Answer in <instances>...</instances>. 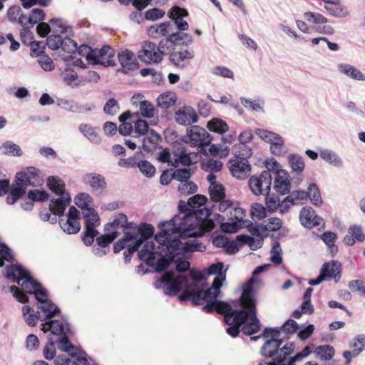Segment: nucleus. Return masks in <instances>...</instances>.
I'll return each mask as SVG.
<instances>
[{
    "instance_id": "nucleus-1",
    "label": "nucleus",
    "mask_w": 365,
    "mask_h": 365,
    "mask_svg": "<svg viewBox=\"0 0 365 365\" xmlns=\"http://www.w3.org/2000/svg\"><path fill=\"white\" fill-rule=\"evenodd\" d=\"M226 270H224L222 262H217L209 267L208 273L216 275L212 287L209 288L207 284L202 282V273L193 270H191L188 277L173 271L167 272L155 282L154 286L157 289L163 287L164 293L170 296H175L180 289H184V292L178 297L180 301L191 300L194 305H199L205 302L206 305L203 307L205 312H212L215 307L223 312L229 310L228 304L217 299L220 293L222 282L226 278Z\"/></svg>"
},
{
    "instance_id": "nucleus-2",
    "label": "nucleus",
    "mask_w": 365,
    "mask_h": 365,
    "mask_svg": "<svg viewBox=\"0 0 365 365\" xmlns=\"http://www.w3.org/2000/svg\"><path fill=\"white\" fill-rule=\"evenodd\" d=\"M179 210V213L173 219L160 222V232L155 236L159 245L170 243L173 239L196 238L215 227V223L208 218L210 212L207 208L198 209L194 212L185 211L182 201H180Z\"/></svg>"
},
{
    "instance_id": "nucleus-3",
    "label": "nucleus",
    "mask_w": 365,
    "mask_h": 365,
    "mask_svg": "<svg viewBox=\"0 0 365 365\" xmlns=\"http://www.w3.org/2000/svg\"><path fill=\"white\" fill-rule=\"evenodd\" d=\"M159 249L162 252L154 251V245L151 242L146 243L145 248L138 252L139 258L151 267H155V271L161 272L174 264L178 272H184L190 269V262L183 259V254L188 252H202L205 247L197 240L182 243L178 239H173L170 243L160 245Z\"/></svg>"
},
{
    "instance_id": "nucleus-4",
    "label": "nucleus",
    "mask_w": 365,
    "mask_h": 365,
    "mask_svg": "<svg viewBox=\"0 0 365 365\" xmlns=\"http://www.w3.org/2000/svg\"><path fill=\"white\" fill-rule=\"evenodd\" d=\"M259 280L255 277H251L243 286V291L240 299V304L242 307V310L233 309L228 304V309L220 311L217 307L213 311L224 314V319L227 324L230 325L227 328V333L232 337H235L240 332V327L242 326V332L247 336L258 332L260 329V323L256 317L255 289L253 284L258 283Z\"/></svg>"
},
{
    "instance_id": "nucleus-5",
    "label": "nucleus",
    "mask_w": 365,
    "mask_h": 365,
    "mask_svg": "<svg viewBox=\"0 0 365 365\" xmlns=\"http://www.w3.org/2000/svg\"><path fill=\"white\" fill-rule=\"evenodd\" d=\"M4 275L7 279L16 282L21 286L22 292L16 286H11L9 290L13 294L14 297L21 303H26L29 301L27 294H34L36 298L38 292H43V291L46 290L40 283L33 279L28 270L20 265L6 267Z\"/></svg>"
},
{
    "instance_id": "nucleus-6",
    "label": "nucleus",
    "mask_w": 365,
    "mask_h": 365,
    "mask_svg": "<svg viewBox=\"0 0 365 365\" xmlns=\"http://www.w3.org/2000/svg\"><path fill=\"white\" fill-rule=\"evenodd\" d=\"M262 336L264 338H268L269 336L273 337L264 343L261 349V353L262 356L272 359L274 363L277 361L280 364L294 349L292 343L284 344L282 339L275 338L279 336V331L277 329L266 328L263 331Z\"/></svg>"
},
{
    "instance_id": "nucleus-7",
    "label": "nucleus",
    "mask_w": 365,
    "mask_h": 365,
    "mask_svg": "<svg viewBox=\"0 0 365 365\" xmlns=\"http://www.w3.org/2000/svg\"><path fill=\"white\" fill-rule=\"evenodd\" d=\"M108 226L115 227H121L124 230H133L134 233H132L136 237V240H134V245L129 247V252H135L143 245L141 250L145 248L146 243L151 242L155 246L153 241H148V239L153 235V227L151 225L147 223H143L139 227L134 222H128L125 215L120 213L117 217L110 222ZM140 250H139V252Z\"/></svg>"
},
{
    "instance_id": "nucleus-8",
    "label": "nucleus",
    "mask_w": 365,
    "mask_h": 365,
    "mask_svg": "<svg viewBox=\"0 0 365 365\" xmlns=\"http://www.w3.org/2000/svg\"><path fill=\"white\" fill-rule=\"evenodd\" d=\"M47 184L49 189L57 196L56 199L51 201V210L55 215H61L71 203V195L65 190L64 182L59 177H48Z\"/></svg>"
},
{
    "instance_id": "nucleus-9",
    "label": "nucleus",
    "mask_w": 365,
    "mask_h": 365,
    "mask_svg": "<svg viewBox=\"0 0 365 365\" xmlns=\"http://www.w3.org/2000/svg\"><path fill=\"white\" fill-rule=\"evenodd\" d=\"M85 220V231L82 236L83 243L90 246L94 241V238L98 235L96 227L100 225V219L98 213L93 209H86L83 212Z\"/></svg>"
},
{
    "instance_id": "nucleus-10",
    "label": "nucleus",
    "mask_w": 365,
    "mask_h": 365,
    "mask_svg": "<svg viewBox=\"0 0 365 365\" xmlns=\"http://www.w3.org/2000/svg\"><path fill=\"white\" fill-rule=\"evenodd\" d=\"M183 141L192 147H198L200 151L205 145H208L211 138L207 131L198 125H192L187 129Z\"/></svg>"
},
{
    "instance_id": "nucleus-11",
    "label": "nucleus",
    "mask_w": 365,
    "mask_h": 365,
    "mask_svg": "<svg viewBox=\"0 0 365 365\" xmlns=\"http://www.w3.org/2000/svg\"><path fill=\"white\" fill-rule=\"evenodd\" d=\"M36 299L38 303L37 312L40 320L45 322L51 319L60 312V309L48 300L47 290L43 291V292H38Z\"/></svg>"
},
{
    "instance_id": "nucleus-12",
    "label": "nucleus",
    "mask_w": 365,
    "mask_h": 365,
    "mask_svg": "<svg viewBox=\"0 0 365 365\" xmlns=\"http://www.w3.org/2000/svg\"><path fill=\"white\" fill-rule=\"evenodd\" d=\"M272 175L269 170L263 171L259 176L252 175L249 179V187L255 195H267L271 189Z\"/></svg>"
},
{
    "instance_id": "nucleus-13",
    "label": "nucleus",
    "mask_w": 365,
    "mask_h": 365,
    "mask_svg": "<svg viewBox=\"0 0 365 365\" xmlns=\"http://www.w3.org/2000/svg\"><path fill=\"white\" fill-rule=\"evenodd\" d=\"M269 170H275V178L274 181V189L280 195H285L290 190L291 182L289 175L285 170L280 169L279 164L276 161H272V165H267Z\"/></svg>"
},
{
    "instance_id": "nucleus-14",
    "label": "nucleus",
    "mask_w": 365,
    "mask_h": 365,
    "mask_svg": "<svg viewBox=\"0 0 365 365\" xmlns=\"http://www.w3.org/2000/svg\"><path fill=\"white\" fill-rule=\"evenodd\" d=\"M228 164L232 175L237 179H245L250 174L251 166L245 158L235 156Z\"/></svg>"
},
{
    "instance_id": "nucleus-15",
    "label": "nucleus",
    "mask_w": 365,
    "mask_h": 365,
    "mask_svg": "<svg viewBox=\"0 0 365 365\" xmlns=\"http://www.w3.org/2000/svg\"><path fill=\"white\" fill-rule=\"evenodd\" d=\"M138 58L146 63H156L162 61V55L157 45L153 42H144L138 52Z\"/></svg>"
},
{
    "instance_id": "nucleus-16",
    "label": "nucleus",
    "mask_w": 365,
    "mask_h": 365,
    "mask_svg": "<svg viewBox=\"0 0 365 365\" xmlns=\"http://www.w3.org/2000/svg\"><path fill=\"white\" fill-rule=\"evenodd\" d=\"M84 184L91 187V191L97 195H103L107 188V182L103 175L96 173H86L83 177Z\"/></svg>"
},
{
    "instance_id": "nucleus-17",
    "label": "nucleus",
    "mask_w": 365,
    "mask_h": 365,
    "mask_svg": "<svg viewBox=\"0 0 365 365\" xmlns=\"http://www.w3.org/2000/svg\"><path fill=\"white\" fill-rule=\"evenodd\" d=\"M79 220L80 212L72 206L69 208L67 220L65 222L61 220L59 225L64 232L69 235L76 234L81 229Z\"/></svg>"
},
{
    "instance_id": "nucleus-18",
    "label": "nucleus",
    "mask_w": 365,
    "mask_h": 365,
    "mask_svg": "<svg viewBox=\"0 0 365 365\" xmlns=\"http://www.w3.org/2000/svg\"><path fill=\"white\" fill-rule=\"evenodd\" d=\"M41 329L43 332L51 331V334L60 336L68 335L70 333L69 324L67 321L61 319H48L41 324Z\"/></svg>"
},
{
    "instance_id": "nucleus-19",
    "label": "nucleus",
    "mask_w": 365,
    "mask_h": 365,
    "mask_svg": "<svg viewBox=\"0 0 365 365\" xmlns=\"http://www.w3.org/2000/svg\"><path fill=\"white\" fill-rule=\"evenodd\" d=\"M199 154L197 152H190L186 148L181 146L173 152V166L178 167L180 164L189 166L197 162Z\"/></svg>"
},
{
    "instance_id": "nucleus-20",
    "label": "nucleus",
    "mask_w": 365,
    "mask_h": 365,
    "mask_svg": "<svg viewBox=\"0 0 365 365\" xmlns=\"http://www.w3.org/2000/svg\"><path fill=\"white\" fill-rule=\"evenodd\" d=\"M299 219L301 224L307 228L311 229L322 225L324 227L323 219L315 214V211L310 207H303L300 212Z\"/></svg>"
},
{
    "instance_id": "nucleus-21",
    "label": "nucleus",
    "mask_w": 365,
    "mask_h": 365,
    "mask_svg": "<svg viewBox=\"0 0 365 365\" xmlns=\"http://www.w3.org/2000/svg\"><path fill=\"white\" fill-rule=\"evenodd\" d=\"M118 59L121 66L120 71L124 73L138 68V63L135 54L129 50H122L118 53Z\"/></svg>"
},
{
    "instance_id": "nucleus-22",
    "label": "nucleus",
    "mask_w": 365,
    "mask_h": 365,
    "mask_svg": "<svg viewBox=\"0 0 365 365\" xmlns=\"http://www.w3.org/2000/svg\"><path fill=\"white\" fill-rule=\"evenodd\" d=\"M341 272V264L339 262L335 260L325 262L320 269V273L322 276H324L323 278L325 281L334 279L335 283L340 280Z\"/></svg>"
},
{
    "instance_id": "nucleus-23",
    "label": "nucleus",
    "mask_w": 365,
    "mask_h": 365,
    "mask_svg": "<svg viewBox=\"0 0 365 365\" xmlns=\"http://www.w3.org/2000/svg\"><path fill=\"white\" fill-rule=\"evenodd\" d=\"M93 64H100L105 66H113L115 65L113 56L114 50L105 46L101 49H94Z\"/></svg>"
},
{
    "instance_id": "nucleus-24",
    "label": "nucleus",
    "mask_w": 365,
    "mask_h": 365,
    "mask_svg": "<svg viewBox=\"0 0 365 365\" xmlns=\"http://www.w3.org/2000/svg\"><path fill=\"white\" fill-rule=\"evenodd\" d=\"M176 123L182 125H189L197 122L198 116L191 106H184L175 113Z\"/></svg>"
},
{
    "instance_id": "nucleus-25",
    "label": "nucleus",
    "mask_w": 365,
    "mask_h": 365,
    "mask_svg": "<svg viewBox=\"0 0 365 365\" xmlns=\"http://www.w3.org/2000/svg\"><path fill=\"white\" fill-rule=\"evenodd\" d=\"M169 17L174 21L172 23L174 25V30L175 28L179 31H186L189 28V25L186 21L182 20V17L188 15L186 9L180 8L179 6H174L169 12Z\"/></svg>"
},
{
    "instance_id": "nucleus-26",
    "label": "nucleus",
    "mask_w": 365,
    "mask_h": 365,
    "mask_svg": "<svg viewBox=\"0 0 365 365\" xmlns=\"http://www.w3.org/2000/svg\"><path fill=\"white\" fill-rule=\"evenodd\" d=\"M174 30V25L172 22H163L150 26L148 30L149 36L153 38H166L170 36Z\"/></svg>"
},
{
    "instance_id": "nucleus-27",
    "label": "nucleus",
    "mask_w": 365,
    "mask_h": 365,
    "mask_svg": "<svg viewBox=\"0 0 365 365\" xmlns=\"http://www.w3.org/2000/svg\"><path fill=\"white\" fill-rule=\"evenodd\" d=\"M207 202V197L202 195H195L190 197L187 202L182 201V207L185 211L194 212L198 209L206 208L205 207Z\"/></svg>"
},
{
    "instance_id": "nucleus-28",
    "label": "nucleus",
    "mask_w": 365,
    "mask_h": 365,
    "mask_svg": "<svg viewBox=\"0 0 365 365\" xmlns=\"http://www.w3.org/2000/svg\"><path fill=\"white\" fill-rule=\"evenodd\" d=\"M194 57V51L187 49H181L179 51L173 52L170 56V61L178 66H184L186 61Z\"/></svg>"
},
{
    "instance_id": "nucleus-29",
    "label": "nucleus",
    "mask_w": 365,
    "mask_h": 365,
    "mask_svg": "<svg viewBox=\"0 0 365 365\" xmlns=\"http://www.w3.org/2000/svg\"><path fill=\"white\" fill-rule=\"evenodd\" d=\"M337 67L340 73L347 76L352 79L357 81H365V75L358 68L350 64L340 63Z\"/></svg>"
},
{
    "instance_id": "nucleus-30",
    "label": "nucleus",
    "mask_w": 365,
    "mask_h": 365,
    "mask_svg": "<svg viewBox=\"0 0 365 365\" xmlns=\"http://www.w3.org/2000/svg\"><path fill=\"white\" fill-rule=\"evenodd\" d=\"M287 160L292 173L297 175L302 174L305 168V163L301 155L291 153L287 156Z\"/></svg>"
},
{
    "instance_id": "nucleus-31",
    "label": "nucleus",
    "mask_w": 365,
    "mask_h": 365,
    "mask_svg": "<svg viewBox=\"0 0 365 365\" xmlns=\"http://www.w3.org/2000/svg\"><path fill=\"white\" fill-rule=\"evenodd\" d=\"M8 19L11 23H19L20 25H26V16L22 12L19 6H10L6 13Z\"/></svg>"
},
{
    "instance_id": "nucleus-32",
    "label": "nucleus",
    "mask_w": 365,
    "mask_h": 365,
    "mask_svg": "<svg viewBox=\"0 0 365 365\" xmlns=\"http://www.w3.org/2000/svg\"><path fill=\"white\" fill-rule=\"evenodd\" d=\"M319 156L324 161L330 165L341 168L343 166L342 159L333 150L329 149H321Z\"/></svg>"
},
{
    "instance_id": "nucleus-33",
    "label": "nucleus",
    "mask_w": 365,
    "mask_h": 365,
    "mask_svg": "<svg viewBox=\"0 0 365 365\" xmlns=\"http://www.w3.org/2000/svg\"><path fill=\"white\" fill-rule=\"evenodd\" d=\"M79 131L91 143L98 144L101 143V139L97 133L96 128L88 123H81L78 126Z\"/></svg>"
},
{
    "instance_id": "nucleus-34",
    "label": "nucleus",
    "mask_w": 365,
    "mask_h": 365,
    "mask_svg": "<svg viewBox=\"0 0 365 365\" xmlns=\"http://www.w3.org/2000/svg\"><path fill=\"white\" fill-rule=\"evenodd\" d=\"M110 228H113L110 233L101 235L96 240L98 245L103 249H108V245L118 237V232L115 230L118 227L108 226V224L106 226V230H110Z\"/></svg>"
},
{
    "instance_id": "nucleus-35",
    "label": "nucleus",
    "mask_w": 365,
    "mask_h": 365,
    "mask_svg": "<svg viewBox=\"0 0 365 365\" xmlns=\"http://www.w3.org/2000/svg\"><path fill=\"white\" fill-rule=\"evenodd\" d=\"M207 128L210 131L219 134H224L229 130L228 124L225 120L217 118L210 120L207 124Z\"/></svg>"
},
{
    "instance_id": "nucleus-36",
    "label": "nucleus",
    "mask_w": 365,
    "mask_h": 365,
    "mask_svg": "<svg viewBox=\"0 0 365 365\" xmlns=\"http://www.w3.org/2000/svg\"><path fill=\"white\" fill-rule=\"evenodd\" d=\"M255 134L261 140L269 143L270 145L283 138L280 135L274 132L262 128H257L255 130Z\"/></svg>"
},
{
    "instance_id": "nucleus-37",
    "label": "nucleus",
    "mask_w": 365,
    "mask_h": 365,
    "mask_svg": "<svg viewBox=\"0 0 365 365\" xmlns=\"http://www.w3.org/2000/svg\"><path fill=\"white\" fill-rule=\"evenodd\" d=\"M169 39L173 41L174 45H189L192 43V36L182 31L173 30Z\"/></svg>"
},
{
    "instance_id": "nucleus-38",
    "label": "nucleus",
    "mask_w": 365,
    "mask_h": 365,
    "mask_svg": "<svg viewBox=\"0 0 365 365\" xmlns=\"http://www.w3.org/2000/svg\"><path fill=\"white\" fill-rule=\"evenodd\" d=\"M0 151L4 155L18 157L23 153L20 146L11 140L5 141L0 147Z\"/></svg>"
},
{
    "instance_id": "nucleus-39",
    "label": "nucleus",
    "mask_w": 365,
    "mask_h": 365,
    "mask_svg": "<svg viewBox=\"0 0 365 365\" xmlns=\"http://www.w3.org/2000/svg\"><path fill=\"white\" fill-rule=\"evenodd\" d=\"M336 237V233L331 231L324 232L320 235V239H322L327 245L329 250L332 255H334L338 252V248L335 245Z\"/></svg>"
},
{
    "instance_id": "nucleus-40",
    "label": "nucleus",
    "mask_w": 365,
    "mask_h": 365,
    "mask_svg": "<svg viewBox=\"0 0 365 365\" xmlns=\"http://www.w3.org/2000/svg\"><path fill=\"white\" fill-rule=\"evenodd\" d=\"M160 139V135L154 130H151L148 133V135L143 140V149L147 152L152 151L155 145L158 143Z\"/></svg>"
},
{
    "instance_id": "nucleus-41",
    "label": "nucleus",
    "mask_w": 365,
    "mask_h": 365,
    "mask_svg": "<svg viewBox=\"0 0 365 365\" xmlns=\"http://www.w3.org/2000/svg\"><path fill=\"white\" fill-rule=\"evenodd\" d=\"M324 9L333 16L337 18H345L349 15V11L346 6L340 4V1L339 3L333 5H326Z\"/></svg>"
},
{
    "instance_id": "nucleus-42",
    "label": "nucleus",
    "mask_w": 365,
    "mask_h": 365,
    "mask_svg": "<svg viewBox=\"0 0 365 365\" xmlns=\"http://www.w3.org/2000/svg\"><path fill=\"white\" fill-rule=\"evenodd\" d=\"M124 232L123 237L118 240L113 247V251L115 253H118L123 250L125 247H128V245L130 243H133L134 240H136V237L133 235L131 232L126 231L123 228Z\"/></svg>"
},
{
    "instance_id": "nucleus-43",
    "label": "nucleus",
    "mask_w": 365,
    "mask_h": 365,
    "mask_svg": "<svg viewBox=\"0 0 365 365\" xmlns=\"http://www.w3.org/2000/svg\"><path fill=\"white\" fill-rule=\"evenodd\" d=\"M335 350L330 345L319 346L314 349L316 356L323 361L330 360L334 355Z\"/></svg>"
},
{
    "instance_id": "nucleus-44",
    "label": "nucleus",
    "mask_w": 365,
    "mask_h": 365,
    "mask_svg": "<svg viewBox=\"0 0 365 365\" xmlns=\"http://www.w3.org/2000/svg\"><path fill=\"white\" fill-rule=\"evenodd\" d=\"M241 103L248 110L257 112L264 113V102L262 100L258 99L255 101L248 100L244 97L240 98Z\"/></svg>"
},
{
    "instance_id": "nucleus-45",
    "label": "nucleus",
    "mask_w": 365,
    "mask_h": 365,
    "mask_svg": "<svg viewBox=\"0 0 365 365\" xmlns=\"http://www.w3.org/2000/svg\"><path fill=\"white\" fill-rule=\"evenodd\" d=\"M247 230L252 235L257 237L259 239L262 240L264 237L268 236L267 230L265 229L264 222L263 223H257V222H251L247 226Z\"/></svg>"
},
{
    "instance_id": "nucleus-46",
    "label": "nucleus",
    "mask_w": 365,
    "mask_h": 365,
    "mask_svg": "<svg viewBox=\"0 0 365 365\" xmlns=\"http://www.w3.org/2000/svg\"><path fill=\"white\" fill-rule=\"evenodd\" d=\"M237 240L241 241V245H247L251 250H256L262 247V240L241 235L237 236Z\"/></svg>"
},
{
    "instance_id": "nucleus-47",
    "label": "nucleus",
    "mask_w": 365,
    "mask_h": 365,
    "mask_svg": "<svg viewBox=\"0 0 365 365\" xmlns=\"http://www.w3.org/2000/svg\"><path fill=\"white\" fill-rule=\"evenodd\" d=\"M307 193L312 203L316 206L320 205L322 203L320 191L318 186L315 183H311L308 186Z\"/></svg>"
},
{
    "instance_id": "nucleus-48",
    "label": "nucleus",
    "mask_w": 365,
    "mask_h": 365,
    "mask_svg": "<svg viewBox=\"0 0 365 365\" xmlns=\"http://www.w3.org/2000/svg\"><path fill=\"white\" fill-rule=\"evenodd\" d=\"M45 19V13L42 9H34L31 10L29 17L26 16V24L33 27L35 24L41 22Z\"/></svg>"
},
{
    "instance_id": "nucleus-49",
    "label": "nucleus",
    "mask_w": 365,
    "mask_h": 365,
    "mask_svg": "<svg viewBox=\"0 0 365 365\" xmlns=\"http://www.w3.org/2000/svg\"><path fill=\"white\" fill-rule=\"evenodd\" d=\"M175 101L176 99L174 93H166L161 94L157 98V103L159 107L166 109L174 105Z\"/></svg>"
},
{
    "instance_id": "nucleus-50",
    "label": "nucleus",
    "mask_w": 365,
    "mask_h": 365,
    "mask_svg": "<svg viewBox=\"0 0 365 365\" xmlns=\"http://www.w3.org/2000/svg\"><path fill=\"white\" fill-rule=\"evenodd\" d=\"M210 196L212 200L217 202L225 197V189L222 184L209 186Z\"/></svg>"
},
{
    "instance_id": "nucleus-51",
    "label": "nucleus",
    "mask_w": 365,
    "mask_h": 365,
    "mask_svg": "<svg viewBox=\"0 0 365 365\" xmlns=\"http://www.w3.org/2000/svg\"><path fill=\"white\" fill-rule=\"evenodd\" d=\"M349 346L354 352L359 355L365 350V335L359 334L356 336L351 341Z\"/></svg>"
},
{
    "instance_id": "nucleus-52",
    "label": "nucleus",
    "mask_w": 365,
    "mask_h": 365,
    "mask_svg": "<svg viewBox=\"0 0 365 365\" xmlns=\"http://www.w3.org/2000/svg\"><path fill=\"white\" fill-rule=\"evenodd\" d=\"M250 214L252 220H260L267 216L266 208L261 204L255 202L251 206Z\"/></svg>"
},
{
    "instance_id": "nucleus-53",
    "label": "nucleus",
    "mask_w": 365,
    "mask_h": 365,
    "mask_svg": "<svg viewBox=\"0 0 365 365\" xmlns=\"http://www.w3.org/2000/svg\"><path fill=\"white\" fill-rule=\"evenodd\" d=\"M92 202V197L87 193H80L75 198L76 205L81 208L83 212L86 211V209H91L89 207Z\"/></svg>"
},
{
    "instance_id": "nucleus-54",
    "label": "nucleus",
    "mask_w": 365,
    "mask_h": 365,
    "mask_svg": "<svg viewBox=\"0 0 365 365\" xmlns=\"http://www.w3.org/2000/svg\"><path fill=\"white\" fill-rule=\"evenodd\" d=\"M16 182L17 185L16 187L23 188L25 191L28 185H34L30 176L25 172H20L16 174Z\"/></svg>"
},
{
    "instance_id": "nucleus-55",
    "label": "nucleus",
    "mask_w": 365,
    "mask_h": 365,
    "mask_svg": "<svg viewBox=\"0 0 365 365\" xmlns=\"http://www.w3.org/2000/svg\"><path fill=\"white\" fill-rule=\"evenodd\" d=\"M138 168L140 171L148 178H152L155 173V168L147 160L138 161Z\"/></svg>"
},
{
    "instance_id": "nucleus-56",
    "label": "nucleus",
    "mask_w": 365,
    "mask_h": 365,
    "mask_svg": "<svg viewBox=\"0 0 365 365\" xmlns=\"http://www.w3.org/2000/svg\"><path fill=\"white\" fill-rule=\"evenodd\" d=\"M265 225V229L267 234L269 232H275L279 230L282 227V221L279 217H270L267 222H264Z\"/></svg>"
},
{
    "instance_id": "nucleus-57",
    "label": "nucleus",
    "mask_w": 365,
    "mask_h": 365,
    "mask_svg": "<svg viewBox=\"0 0 365 365\" xmlns=\"http://www.w3.org/2000/svg\"><path fill=\"white\" fill-rule=\"evenodd\" d=\"M197 190L196 184L192 181L182 182L178 185V190L182 195L195 193Z\"/></svg>"
},
{
    "instance_id": "nucleus-58",
    "label": "nucleus",
    "mask_w": 365,
    "mask_h": 365,
    "mask_svg": "<svg viewBox=\"0 0 365 365\" xmlns=\"http://www.w3.org/2000/svg\"><path fill=\"white\" fill-rule=\"evenodd\" d=\"M140 113L144 118H150L154 116V107L151 103L148 101H142L139 103Z\"/></svg>"
},
{
    "instance_id": "nucleus-59",
    "label": "nucleus",
    "mask_w": 365,
    "mask_h": 365,
    "mask_svg": "<svg viewBox=\"0 0 365 365\" xmlns=\"http://www.w3.org/2000/svg\"><path fill=\"white\" fill-rule=\"evenodd\" d=\"M202 167L205 170L217 172L222 168V163L218 160L208 159L202 163Z\"/></svg>"
},
{
    "instance_id": "nucleus-60",
    "label": "nucleus",
    "mask_w": 365,
    "mask_h": 365,
    "mask_svg": "<svg viewBox=\"0 0 365 365\" xmlns=\"http://www.w3.org/2000/svg\"><path fill=\"white\" fill-rule=\"evenodd\" d=\"M348 287L351 291L361 296H365V282L360 279L351 280Z\"/></svg>"
},
{
    "instance_id": "nucleus-61",
    "label": "nucleus",
    "mask_w": 365,
    "mask_h": 365,
    "mask_svg": "<svg viewBox=\"0 0 365 365\" xmlns=\"http://www.w3.org/2000/svg\"><path fill=\"white\" fill-rule=\"evenodd\" d=\"M21 26H22V29L20 31L21 41L23 43L29 45L34 41L33 33L30 29L31 27L28 24Z\"/></svg>"
},
{
    "instance_id": "nucleus-62",
    "label": "nucleus",
    "mask_w": 365,
    "mask_h": 365,
    "mask_svg": "<svg viewBox=\"0 0 365 365\" xmlns=\"http://www.w3.org/2000/svg\"><path fill=\"white\" fill-rule=\"evenodd\" d=\"M170 36H167L166 38H163L159 42L158 46H157L158 50L161 53V55L168 54L173 49L174 43L173 41L170 40Z\"/></svg>"
},
{
    "instance_id": "nucleus-63",
    "label": "nucleus",
    "mask_w": 365,
    "mask_h": 365,
    "mask_svg": "<svg viewBox=\"0 0 365 365\" xmlns=\"http://www.w3.org/2000/svg\"><path fill=\"white\" fill-rule=\"evenodd\" d=\"M270 255V259L274 264L279 265L282 263V249L279 243L277 242L274 243Z\"/></svg>"
},
{
    "instance_id": "nucleus-64",
    "label": "nucleus",
    "mask_w": 365,
    "mask_h": 365,
    "mask_svg": "<svg viewBox=\"0 0 365 365\" xmlns=\"http://www.w3.org/2000/svg\"><path fill=\"white\" fill-rule=\"evenodd\" d=\"M305 20L314 24H322L327 21V19L319 13L307 12L304 15Z\"/></svg>"
}]
</instances>
